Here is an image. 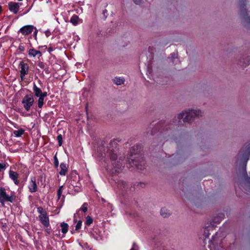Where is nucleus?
<instances>
[{"mask_svg": "<svg viewBox=\"0 0 250 250\" xmlns=\"http://www.w3.org/2000/svg\"><path fill=\"white\" fill-rule=\"evenodd\" d=\"M202 115V112L200 110L191 109L181 113L177 118L179 122H181L180 120L183 119L184 122H188L190 121L193 117H199Z\"/></svg>", "mask_w": 250, "mask_h": 250, "instance_id": "obj_1", "label": "nucleus"}, {"mask_svg": "<svg viewBox=\"0 0 250 250\" xmlns=\"http://www.w3.org/2000/svg\"><path fill=\"white\" fill-rule=\"evenodd\" d=\"M21 103L26 111H28L34 103L33 96L31 94H27L22 99Z\"/></svg>", "mask_w": 250, "mask_h": 250, "instance_id": "obj_2", "label": "nucleus"}, {"mask_svg": "<svg viewBox=\"0 0 250 250\" xmlns=\"http://www.w3.org/2000/svg\"><path fill=\"white\" fill-rule=\"evenodd\" d=\"M14 198L13 195L7 194L5 189L3 188H0V202L3 205L5 202H13Z\"/></svg>", "mask_w": 250, "mask_h": 250, "instance_id": "obj_3", "label": "nucleus"}, {"mask_svg": "<svg viewBox=\"0 0 250 250\" xmlns=\"http://www.w3.org/2000/svg\"><path fill=\"white\" fill-rule=\"evenodd\" d=\"M19 67L20 70V78L21 81L24 79V77L29 72V66L27 63H24L23 61L20 62Z\"/></svg>", "mask_w": 250, "mask_h": 250, "instance_id": "obj_4", "label": "nucleus"}, {"mask_svg": "<svg viewBox=\"0 0 250 250\" xmlns=\"http://www.w3.org/2000/svg\"><path fill=\"white\" fill-rule=\"evenodd\" d=\"M35 27L33 25H27L22 27L19 30L23 35L26 36L30 34Z\"/></svg>", "mask_w": 250, "mask_h": 250, "instance_id": "obj_5", "label": "nucleus"}, {"mask_svg": "<svg viewBox=\"0 0 250 250\" xmlns=\"http://www.w3.org/2000/svg\"><path fill=\"white\" fill-rule=\"evenodd\" d=\"M39 218L40 222L45 228H48L50 226L49 219L47 213L39 215Z\"/></svg>", "mask_w": 250, "mask_h": 250, "instance_id": "obj_6", "label": "nucleus"}, {"mask_svg": "<svg viewBox=\"0 0 250 250\" xmlns=\"http://www.w3.org/2000/svg\"><path fill=\"white\" fill-rule=\"evenodd\" d=\"M28 188L31 192H35L37 190V185L36 184V179L35 177H32L28 185Z\"/></svg>", "mask_w": 250, "mask_h": 250, "instance_id": "obj_7", "label": "nucleus"}, {"mask_svg": "<svg viewBox=\"0 0 250 250\" xmlns=\"http://www.w3.org/2000/svg\"><path fill=\"white\" fill-rule=\"evenodd\" d=\"M21 5L19 3L10 2L8 3L9 9L11 12L16 14L18 12Z\"/></svg>", "mask_w": 250, "mask_h": 250, "instance_id": "obj_8", "label": "nucleus"}, {"mask_svg": "<svg viewBox=\"0 0 250 250\" xmlns=\"http://www.w3.org/2000/svg\"><path fill=\"white\" fill-rule=\"evenodd\" d=\"M9 176L13 181L15 185H18L19 184V181L18 180L19 174L17 172L10 170L9 171Z\"/></svg>", "mask_w": 250, "mask_h": 250, "instance_id": "obj_9", "label": "nucleus"}, {"mask_svg": "<svg viewBox=\"0 0 250 250\" xmlns=\"http://www.w3.org/2000/svg\"><path fill=\"white\" fill-rule=\"evenodd\" d=\"M61 170L59 172V174L62 176H64L66 175L68 169L66 164L62 163L60 166Z\"/></svg>", "mask_w": 250, "mask_h": 250, "instance_id": "obj_10", "label": "nucleus"}, {"mask_svg": "<svg viewBox=\"0 0 250 250\" xmlns=\"http://www.w3.org/2000/svg\"><path fill=\"white\" fill-rule=\"evenodd\" d=\"M28 55L30 57H35L36 56H39L41 57L42 54V53L40 51L36 50L34 49H30L28 51Z\"/></svg>", "mask_w": 250, "mask_h": 250, "instance_id": "obj_11", "label": "nucleus"}, {"mask_svg": "<svg viewBox=\"0 0 250 250\" xmlns=\"http://www.w3.org/2000/svg\"><path fill=\"white\" fill-rule=\"evenodd\" d=\"M33 90L34 92L35 96L37 97L41 96V94H42V90L38 87L35 83L33 84Z\"/></svg>", "mask_w": 250, "mask_h": 250, "instance_id": "obj_12", "label": "nucleus"}, {"mask_svg": "<svg viewBox=\"0 0 250 250\" xmlns=\"http://www.w3.org/2000/svg\"><path fill=\"white\" fill-rule=\"evenodd\" d=\"M124 82L125 79L122 77H116L114 79V83L118 85L123 84Z\"/></svg>", "mask_w": 250, "mask_h": 250, "instance_id": "obj_13", "label": "nucleus"}, {"mask_svg": "<svg viewBox=\"0 0 250 250\" xmlns=\"http://www.w3.org/2000/svg\"><path fill=\"white\" fill-rule=\"evenodd\" d=\"M24 130L22 128H20L18 130H15L13 132L14 135L16 137H21L22 135H23L24 134Z\"/></svg>", "mask_w": 250, "mask_h": 250, "instance_id": "obj_14", "label": "nucleus"}, {"mask_svg": "<svg viewBox=\"0 0 250 250\" xmlns=\"http://www.w3.org/2000/svg\"><path fill=\"white\" fill-rule=\"evenodd\" d=\"M61 227L62 228V232L63 234H65L68 231V226L67 223L63 222L61 223Z\"/></svg>", "mask_w": 250, "mask_h": 250, "instance_id": "obj_15", "label": "nucleus"}, {"mask_svg": "<svg viewBox=\"0 0 250 250\" xmlns=\"http://www.w3.org/2000/svg\"><path fill=\"white\" fill-rule=\"evenodd\" d=\"M79 17L77 15L73 16L70 19V22L74 25H76L79 22Z\"/></svg>", "mask_w": 250, "mask_h": 250, "instance_id": "obj_16", "label": "nucleus"}, {"mask_svg": "<svg viewBox=\"0 0 250 250\" xmlns=\"http://www.w3.org/2000/svg\"><path fill=\"white\" fill-rule=\"evenodd\" d=\"M161 215L165 218L169 215V212L166 208H162L161 210Z\"/></svg>", "mask_w": 250, "mask_h": 250, "instance_id": "obj_17", "label": "nucleus"}, {"mask_svg": "<svg viewBox=\"0 0 250 250\" xmlns=\"http://www.w3.org/2000/svg\"><path fill=\"white\" fill-rule=\"evenodd\" d=\"M39 98L38 100V106L40 108H42L44 104V98L40 96L38 97Z\"/></svg>", "mask_w": 250, "mask_h": 250, "instance_id": "obj_18", "label": "nucleus"}, {"mask_svg": "<svg viewBox=\"0 0 250 250\" xmlns=\"http://www.w3.org/2000/svg\"><path fill=\"white\" fill-rule=\"evenodd\" d=\"M93 219L89 216H87L85 219V225L86 226H90L93 223Z\"/></svg>", "mask_w": 250, "mask_h": 250, "instance_id": "obj_19", "label": "nucleus"}, {"mask_svg": "<svg viewBox=\"0 0 250 250\" xmlns=\"http://www.w3.org/2000/svg\"><path fill=\"white\" fill-rule=\"evenodd\" d=\"M130 158L129 159L128 161L129 162H130ZM131 161L132 162V163L134 164V165H135L139 169H142V164H139L136 160H135L134 159H131Z\"/></svg>", "mask_w": 250, "mask_h": 250, "instance_id": "obj_20", "label": "nucleus"}, {"mask_svg": "<svg viewBox=\"0 0 250 250\" xmlns=\"http://www.w3.org/2000/svg\"><path fill=\"white\" fill-rule=\"evenodd\" d=\"M37 211L38 213H40V215H42V214H44V213H46V211L43 209V208L41 207H38L37 208Z\"/></svg>", "mask_w": 250, "mask_h": 250, "instance_id": "obj_21", "label": "nucleus"}, {"mask_svg": "<svg viewBox=\"0 0 250 250\" xmlns=\"http://www.w3.org/2000/svg\"><path fill=\"white\" fill-rule=\"evenodd\" d=\"M62 189H63V186H61L59 187V188L57 191V196H58V199H60L61 196V195H62Z\"/></svg>", "mask_w": 250, "mask_h": 250, "instance_id": "obj_22", "label": "nucleus"}, {"mask_svg": "<svg viewBox=\"0 0 250 250\" xmlns=\"http://www.w3.org/2000/svg\"><path fill=\"white\" fill-rule=\"evenodd\" d=\"M57 141L58 142L59 146H61L62 144V136L61 134L57 136Z\"/></svg>", "mask_w": 250, "mask_h": 250, "instance_id": "obj_23", "label": "nucleus"}, {"mask_svg": "<svg viewBox=\"0 0 250 250\" xmlns=\"http://www.w3.org/2000/svg\"><path fill=\"white\" fill-rule=\"evenodd\" d=\"M82 221L81 220H79L77 222V223L75 226V230H78L79 229H80L82 227Z\"/></svg>", "mask_w": 250, "mask_h": 250, "instance_id": "obj_24", "label": "nucleus"}, {"mask_svg": "<svg viewBox=\"0 0 250 250\" xmlns=\"http://www.w3.org/2000/svg\"><path fill=\"white\" fill-rule=\"evenodd\" d=\"M54 167L55 168H57L59 166V160L57 157L56 154L54 157Z\"/></svg>", "mask_w": 250, "mask_h": 250, "instance_id": "obj_25", "label": "nucleus"}, {"mask_svg": "<svg viewBox=\"0 0 250 250\" xmlns=\"http://www.w3.org/2000/svg\"><path fill=\"white\" fill-rule=\"evenodd\" d=\"M246 153H249L250 155V144H249L248 146L245 148L243 155H245Z\"/></svg>", "mask_w": 250, "mask_h": 250, "instance_id": "obj_26", "label": "nucleus"}, {"mask_svg": "<svg viewBox=\"0 0 250 250\" xmlns=\"http://www.w3.org/2000/svg\"><path fill=\"white\" fill-rule=\"evenodd\" d=\"M87 203H84L82 206V207L80 208V210H81L84 212H85L87 210Z\"/></svg>", "mask_w": 250, "mask_h": 250, "instance_id": "obj_27", "label": "nucleus"}, {"mask_svg": "<svg viewBox=\"0 0 250 250\" xmlns=\"http://www.w3.org/2000/svg\"><path fill=\"white\" fill-rule=\"evenodd\" d=\"M208 231H209V229H208V227L205 229V230H204V235L205 238H208L209 236V233Z\"/></svg>", "mask_w": 250, "mask_h": 250, "instance_id": "obj_28", "label": "nucleus"}, {"mask_svg": "<svg viewBox=\"0 0 250 250\" xmlns=\"http://www.w3.org/2000/svg\"><path fill=\"white\" fill-rule=\"evenodd\" d=\"M177 58V54L175 53H172L170 55V57L169 59L172 62H173V60H175Z\"/></svg>", "mask_w": 250, "mask_h": 250, "instance_id": "obj_29", "label": "nucleus"}, {"mask_svg": "<svg viewBox=\"0 0 250 250\" xmlns=\"http://www.w3.org/2000/svg\"><path fill=\"white\" fill-rule=\"evenodd\" d=\"M37 65L41 68H42V69H43L45 67V65L44 64L43 62H39L38 64H37Z\"/></svg>", "mask_w": 250, "mask_h": 250, "instance_id": "obj_30", "label": "nucleus"}, {"mask_svg": "<svg viewBox=\"0 0 250 250\" xmlns=\"http://www.w3.org/2000/svg\"><path fill=\"white\" fill-rule=\"evenodd\" d=\"M46 228L45 231L46 233V235H49L51 234V229L50 228H48V227Z\"/></svg>", "mask_w": 250, "mask_h": 250, "instance_id": "obj_31", "label": "nucleus"}, {"mask_svg": "<svg viewBox=\"0 0 250 250\" xmlns=\"http://www.w3.org/2000/svg\"><path fill=\"white\" fill-rule=\"evenodd\" d=\"M19 49L21 52H22L24 51L25 48L23 45H22L21 44L19 46Z\"/></svg>", "mask_w": 250, "mask_h": 250, "instance_id": "obj_32", "label": "nucleus"}, {"mask_svg": "<svg viewBox=\"0 0 250 250\" xmlns=\"http://www.w3.org/2000/svg\"><path fill=\"white\" fill-rule=\"evenodd\" d=\"M6 165L5 164L0 163V171L2 169H4L5 168Z\"/></svg>", "mask_w": 250, "mask_h": 250, "instance_id": "obj_33", "label": "nucleus"}, {"mask_svg": "<svg viewBox=\"0 0 250 250\" xmlns=\"http://www.w3.org/2000/svg\"><path fill=\"white\" fill-rule=\"evenodd\" d=\"M110 159L112 160H116L117 157V155L116 154H113L110 155Z\"/></svg>", "mask_w": 250, "mask_h": 250, "instance_id": "obj_34", "label": "nucleus"}, {"mask_svg": "<svg viewBox=\"0 0 250 250\" xmlns=\"http://www.w3.org/2000/svg\"><path fill=\"white\" fill-rule=\"evenodd\" d=\"M130 250H137V246L134 243L133 245V247L130 249Z\"/></svg>", "mask_w": 250, "mask_h": 250, "instance_id": "obj_35", "label": "nucleus"}, {"mask_svg": "<svg viewBox=\"0 0 250 250\" xmlns=\"http://www.w3.org/2000/svg\"><path fill=\"white\" fill-rule=\"evenodd\" d=\"M47 96V93L46 92H42V94H41V97H42L43 98H45Z\"/></svg>", "mask_w": 250, "mask_h": 250, "instance_id": "obj_36", "label": "nucleus"}, {"mask_svg": "<svg viewBox=\"0 0 250 250\" xmlns=\"http://www.w3.org/2000/svg\"><path fill=\"white\" fill-rule=\"evenodd\" d=\"M244 175L246 177H247V178H249L248 177V174L247 173V172H246V164H245L244 165Z\"/></svg>", "mask_w": 250, "mask_h": 250, "instance_id": "obj_37", "label": "nucleus"}, {"mask_svg": "<svg viewBox=\"0 0 250 250\" xmlns=\"http://www.w3.org/2000/svg\"><path fill=\"white\" fill-rule=\"evenodd\" d=\"M45 34L46 37H49L51 34L50 31H49V30L46 31L45 32Z\"/></svg>", "mask_w": 250, "mask_h": 250, "instance_id": "obj_38", "label": "nucleus"}, {"mask_svg": "<svg viewBox=\"0 0 250 250\" xmlns=\"http://www.w3.org/2000/svg\"><path fill=\"white\" fill-rule=\"evenodd\" d=\"M113 166L115 169V171L118 172L119 171L118 169H120L121 168V166H119L118 167H116V166H114V165H113Z\"/></svg>", "mask_w": 250, "mask_h": 250, "instance_id": "obj_39", "label": "nucleus"}, {"mask_svg": "<svg viewBox=\"0 0 250 250\" xmlns=\"http://www.w3.org/2000/svg\"><path fill=\"white\" fill-rule=\"evenodd\" d=\"M134 0V2L137 4H140L142 1V0Z\"/></svg>", "mask_w": 250, "mask_h": 250, "instance_id": "obj_40", "label": "nucleus"}, {"mask_svg": "<svg viewBox=\"0 0 250 250\" xmlns=\"http://www.w3.org/2000/svg\"><path fill=\"white\" fill-rule=\"evenodd\" d=\"M212 243V241H210L209 242V248H210V250H212L211 249V244Z\"/></svg>", "mask_w": 250, "mask_h": 250, "instance_id": "obj_41", "label": "nucleus"}, {"mask_svg": "<svg viewBox=\"0 0 250 250\" xmlns=\"http://www.w3.org/2000/svg\"><path fill=\"white\" fill-rule=\"evenodd\" d=\"M48 51L49 52H51V51H53V49L52 48L50 47L48 49Z\"/></svg>", "mask_w": 250, "mask_h": 250, "instance_id": "obj_42", "label": "nucleus"}, {"mask_svg": "<svg viewBox=\"0 0 250 250\" xmlns=\"http://www.w3.org/2000/svg\"><path fill=\"white\" fill-rule=\"evenodd\" d=\"M37 33V31H36L34 32V35H35V38L36 37Z\"/></svg>", "mask_w": 250, "mask_h": 250, "instance_id": "obj_43", "label": "nucleus"}, {"mask_svg": "<svg viewBox=\"0 0 250 250\" xmlns=\"http://www.w3.org/2000/svg\"><path fill=\"white\" fill-rule=\"evenodd\" d=\"M1 6L0 5V14L1 13Z\"/></svg>", "mask_w": 250, "mask_h": 250, "instance_id": "obj_44", "label": "nucleus"}, {"mask_svg": "<svg viewBox=\"0 0 250 250\" xmlns=\"http://www.w3.org/2000/svg\"><path fill=\"white\" fill-rule=\"evenodd\" d=\"M134 147H135V146H133V147H132V150H134Z\"/></svg>", "mask_w": 250, "mask_h": 250, "instance_id": "obj_45", "label": "nucleus"}, {"mask_svg": "<svg viewBox=\"0 0 250 250\" xmlns=\"http://www.w3.org/2000/svg\"><path fill=\"white\" fill-rule=\"evenodd\" d=\"M74 222H76V219H74Z\"/></svg>", "mask_w": 250, "mask_h": 250, "instance_id": "obj_46", "label": "nucleus"}, {"mask_svg": "<svg viewBox=\"0 0 250 250\" xmlns=\"http://www.w3.org/2000/svg\"><path fill=\"white\" fill-rule=\"evenodd\" d=\"M142 163L143 164V165L144 164V162L143 161L142 162Z\"/></svg>", "mask_w": 250, "mask_h": 250, "instance_id": "obj_47", "label": "nucleus"}]
</instances>
